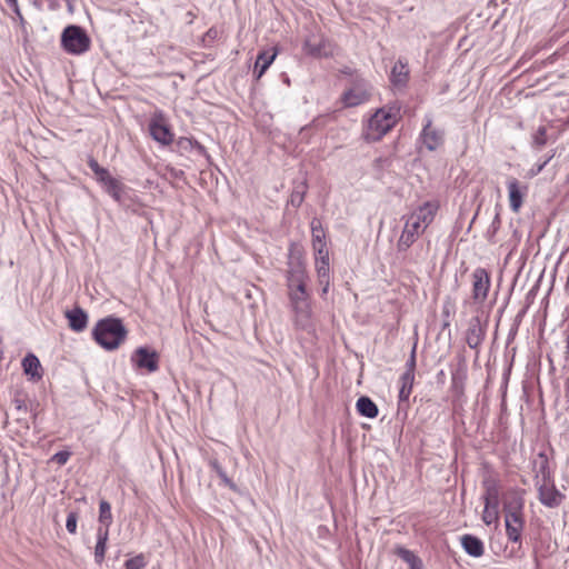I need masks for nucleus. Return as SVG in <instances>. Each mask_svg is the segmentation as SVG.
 <instances>
[{"label": "nucleus", "mask_w": 569, "mask_h": 569, "mask_svg": "<svg viewBox=\"0 0 569 569\" xmlns=\"http://www.w3.org/2000/svg\"><path fill=\"white\" fill-rule=\"evenodd\" d=\"M409 79V69L406 62L398 60L392 67L390 81L396 87H405Z\"/></svg>", "instance_id": "aec40b11"}, {"label": "nucleus", "mask_w": 569, "mask_h": 569, "mask_svg": "<svg viewBox=\"0 0 569 569\" xmlns=\"http://www.w3.org/2000/svg\"><path fill=\"white\" fill-rule=\"evenodd\" d=\"M413 380H415V373H411L410 371H406L401 376L402 386L399 391L400 400H407L409 398L411 390H412Z\"/></svg>", "instance_id": "bb28decb"}, {"label": "nucleus", "mask_w": 569, "mask_h": 569, "mask_svg": "<svg viewBox=\"0 0 569 569\" xmlns=\"http://www.w3.org/2000/svg\"><path fill=\"white\" fill-rule=\"evenodd\" d=\"M370 98V92L365 83H357L343 92L341 100L345 107H357Z\"/></svg>", "instance_id": "9b49d317"}, {"label": "nucleus", "mask_w": 569, "mask_h": 569, "mask_svg": "<svg viewBox=\"0 0 569 569\" xmlns=\"http://www.w3.org/2000/svg\"><path fill=\"white\" fill-rule=\"evenodd\" d=\"M70 458V452L68 451H59L56 455H53L52 460L57 462L58 465L62 466L66 465L67 461Z\"/></svg>", "instance_id": "ea45409f"}, {"label": "nucleus", "mask_w": 569, "mask_h": 569, "mask_svg": "<svg viewBox=\"0 0 569 569\" xmlns=\"http://www.w3.org/2000/svg\"><path fill=\"white\" fill-rule=\"evenodd\" d=\"M128 330L120 318L100 319L92 329L94 341L108 351L118 349L127 339Z\"/></svg>", "instance_id": "7ed1b4c3"}, {"label": "nucleus", "mask_w": 569, "mask_h": 569, "mask_svg": "<svg viewBox=\"0 0 569 569\" xmlns=\"http://www.w3.org/2000/svg\"><path fill=\"white\" fill-rule=\"evenodd\" d=\"M88 166L93 171V173L100 182L104 183L110 178H112L109 171L106 168L100 167V164L94 158H89Z\"/></svg>", "instance_id": "c85d7f7f"}, {"label": "nucleus", "mask_w": 569, "mask_h": 569, "mask_svg": "<svg viewBox=\"0 0 569 569\" xmlns=\"http://www.w3.org/2000/svg\"><path fill=\"white\" fill-rule=\"evenodd\" d=\"M77 522L78 513L76 511L69 512L66 521V528L72 535L77 532Z\"/></svg>", "instance_id": "4c0bfd02"}, {"label": "nucleus", "mask_w": 569, "mask_h": 569, "mask_svg": "<svg viewBox=\"0 0 569 569\" xmlns=\"http://www.w3.org/2000/svg\"><path fill=\"white\" fill-rule=\"evenodd\" d=\"M485 330L478 317L470 320L467 329L466 341L471 349H476L483 340Z\"/></svg>", "instance_id": "ddd939ff"}, {"label": "nucleus", "mask_w": 569, "mask_h": 569, "mask_svg": "<svg viewBox=\"0 0 569 569\" xmlns=\"http://www.w3.org/2000/svg\"><path fill=\"white\" fill-rule=\"evenodd\" d=\"M131 361L140 369L154 372L159 368V357L153 350L147 347H139L132 355Z\"/></svg>", "instance_id": "1a4fd4ad"}, {"label": "nucleus", "mask_w": 569, "mask_h": 569, "mask_svg": "<svg viewBox=\"0 0 569 569\" xmlns=\"http://www.w3.org/2000/svg\"><path fill=\"white\" fill-rule=\"evenodd\" d=\"M500 214L498 212H496L493 219H492V222L490 224V227L488 228L487 230V236L489 239H491L496 233L497 231L499 230L500 228Z\"/></svg>", "instance_id": "58836bf2"}, {"label": "nucleus", "mask_w": 569, "mask_h": 569, "mask_svg": "<svg viewBox=\"0 0 569 569\" xmlns=\"http://www.w3.org/2000/svg\"><path fill=\"white\" fill-rule=\"evenodd\" d=\"M99 527L107 528L109 530L112 523L111 505L107 500H101L99 503Z\"/></svg>", "instance_id": "a878e982"}, {"label": "nucleus", "mask_w": 569, "mask_h": 569, "mask_svg": "<svg viewBox=\"0 0 569 569\" xmlns=\"http://www.w3.org/2000/svg\"><path fill=\"white\" fill-rule=\"evenodd\" d=\"M452 380H453V385L456 386L457 385V375H453Z\"/></svg>", "instance_id": "3c124183"}, {"label": "nucleus", "mask_w": 569, "mask_h": 569, "mask_svg": "<svg viewBox=\"0 0 569 569\" xmlns=\"http://www.w3.org/2000/svg\"><path fill=\"white\" fill-rule=\"evenodd\" d=\"M410 569H422V561H418L415 565L410 566Z\"/></svg>", "instance_id": "de8ad7c7"}, {"label": "nucleus", "mask_w": 569, "mask_h": 569, "mask_svg": "<svg viewBox=\"0 0 569 569\" xmlns=\"http://www.w3.org/2000/svg\"><path fill=\"white\" fill-rule=\"evenodd\" d=\"M546 143H547V129H546V127H539L533 136V144L540 149Z\"/></svg>", "instance_id": "e433bc0d"}, {"label": "nucleus", "mask_w": 569, "mask_h": 569, "mask_svg": "<svg viewBox=\"0 0 569 569\" xmlns=\"http://www.w3.org/2000/svg\"><path fill=\"white\" fill-rule=\"evenodd\" d=\"M146 560L143 555H138L133 558L128 559L124 562L126 569H142L146 567Z\"/></svg>", "instance_id": "f704fd0d"}, {"label": "nucleus", "mask_w": 569, "mask_h": 569, "mask_svg": "<svg viewBox=\"0 0 569 569\" xmlns=\"http://www.w3.org/2000/svg\"><path fill=\"white\" fill-rule=\"evenodd\" d=\"M17 423L19 425V430L18 431H27L29 430V423L26 419L23 418H18L17 419Z\"/></svg>", "instance_id": "79ce46f5"}, {"label": "nucleus", "mask_w": 569, "mask_h": 569, "mask_svg": "<svg viewBox=\"0 0 569 569\" xmlns=\"http://www.w3.org/2000/svg\"><path fill=\"white\" fill-rule=\"evenodd\" d=\"M10 7L13 9L14 13L19 17L20 21L23 22V17L20 12V9L18 6V0H16V6H10Z\"/></svg>", "instance_id": "c03bdc74"}, {"label": "nucleus", "mask_w": 569, "mask_h": 569, "mask_svg": "<svg viewBox=\"0 0 569 569\" xmlns=\"http://www.w3.org/2000/svg\"><path fill=\"white\" fill-rule=\"evenodd\" d=\"M177 143H178L179 148L184 149V150L197 148L200 152H204V148L198 141H193L190 138L182 137L178 140Z\"/></svg>", "instance_id": "c9c22d12"}, {"label": "nucleus", "mask_w": 569, "mask_h": 569, "mask_svg": "<svg viewBox=\"0 0 569 569\" xmlns=\"http://www.w3.org/2000/svg\"><path fill=\"white\" fill-rule=\"evenodd\" d=\"M311 237L315 252L321 253V251H328L326 244V232L318 218H313L311 220Z\"/></svg>", "instance_id": "2eb2a0df"}, {"label": "nucleus", "mask_w": 569, "mask_h": 569, "mask_svg": "<svg viewBox=\"0 0 569 569\" xmlns=\"http://www.w3.org/2000/svg\"><path fill=\"white\" fill-rule=\"evenodd\" d=\"M14 402H16V408L18 411H21V410H23L24 412L27 411V406L23 401L16 400Z\"/></svg>", "instance_id": "a18cd8bd"}, {"label": "nucleus", "mask_w": 569, "mask_h": 569, "mask_svg": "<svg viewBox=\"0 0 569 569\" xmlns=\"http://www.w3.org/2000/svg\"><path fill=\"white\" fill-rule=\"evenodd\" d=\"M109 531L107 528L99 527L97 529V545L94 548V560L101 565L104 560Z\"/></svg>", "instance_id": "412c9836"}, {"label": "nucleus", "mask_w": 569, "mask_h": 569, "mask_svg": "<svg viewBox=\"0 0 569 569\" xmlns=\"http://www.w3.org/2000/svg\"><path fill=\"white\" fill-rule=\"evenodd\" d=\"M210 467L217 472V475L226 486H228L231 490L237 491L236 483L227 476L226 471L222 469L218 460H211Z\"/></svg>", "instance_id": "c756f323"}, {"label": "nucleus", "mask_w": 569, "mask_h": 569, "mask_svg": "<svg viewBox=\"0 0 569 569\" xmlns=\"http://www.w3.org/2000/svg\"><path fill=\"white\" fill-rule=\"evenodd\" d=\"M523 499L518 493L509 496L503 503V513L512 516H522Z\"/></svg>", "instance_id": "5701e85b"}, {"label": "nucleus", "mask_w": 569, "mask_h": 569, "mask_svg": "<svg viewBox=\"0 0 569 569\" xmlns=\"http://www.w3.org/2000/svg\"><path fill=\"white\" fill-rule=\"evenodd\" d=\"M505 523L508 539L512 542H518L525 525L522 516L506 515Z\"/></svg>", "instance_id": "4468645a"}, {"label": "nucleus", "mask_w": 569, "mask_h": 569, "mask_svg": "<svg viewBox=\"0 0 569 569\" xmlns=\"http://www.w3.org/2000/svg\"><path fill=\"white\" fill-rule=\"evenodd\" d=\"M437 207L426 202L406 218L402 233L398 240V251H406L417 240L420 233L432 222Z\"/></svg>", "instance_id": "f03ea898"}, {"label": "nucleus", "mask_w": 569, "mask_h": 569, "mask_svg": "<svg viewBox=\"0 0 569 569\" xmlns=\"http://www.w3.org/2000/svg\"><path fill=\"white\" fill-rule=\"evenodd\" d=\"M66 317L69 321V327L73 331L81 332L87 328L88 315L82 308L76 307L72 310H68Z\"/></svg>", "instance_id": "dca6fc26"}, {"label": "nucleus", "mask_w": 569, "mask_h": 569, "mask_svg": "<svg viewBox=\"0 0 569 569\" xmlns=\"http://www.w3.org/2000/svg\"><path fill=\"white\" fill-rule=\"evenodd\" d=\"M461 545L465 551L475 558H479L485 552L483 542L476 536L465 535L461 537Z\"/></svg>", "instance_id": "a211bd4d"}, {"label": "nucleus", "mask_w": 569, "mask_h": 569, "mask_svg": "<svg viewBox=\"0 0 569 569\" xmlns=\"http://www.w3.org/2000/svg\"><path fill=\"white\" fill-rule=\"evenodd\" d=\"M22 368L26 375L34 380L41 379L42 375L39 371L41 365L39 359L33 353H28L22 360Z\"/></svg>", "instance_id": "4be33fe9"}, {"label": "nucleus", "mask_w": 569, "mask_h": 569, "mask_svg": "<svg viewBox=\"0 0 569 569\" xmlns=\"http://www.w3.org/2000/svg\"><path fill=\"white\" fill-rule=\"evenodd\" d=\"M553 157V153L542 163L538 167V172H540L543 167L550 161V159Z\"/></svg>", "instance_id": "49530a36"}, {"label": "nucleus", "mask_w": 569, "mask_h": 569, "mask_svg": "<svg viewBox=\"0 0 569 569\" xmlns=\"http://www.w3.org/2000/svg\"><path fill=\"white\" fill-rule=\"evenodd\" d=\"M9 6H16V0H7Z\"/></svg>", "instance_id": "8fccbe9b"}, {"label": "nucleus", "mask_w": 569, "mask_h": 569, "mask_svg": "<svg viewBox=\"0 0 569 569\" xmlns=\"http://www.w3.org/2000/svg\"><path fill=\"white\" fill-rule=\"evenodd\" d=\"M485 505L499 506V489L495 482H486Z\"/></svg>", "instance_id": "cd10ccee"}, {"label": "nucleus", "mask_w": 569, "mask_h": 569, "mask_svg": "<svg viewBox=\"0 0 569 569\" xmlns=\"http://www.w3.org/2000/svg\"><path fill=\"white\" fill-rule=\"evenodd\" d=\"M307 273L306 268L300 258L289 262L287 272V283L289 290V299L291 307L296 313V322L306 327L311 317V306L309 295L306 290Z\"/></svg>", "instance_id": "f257e3e1"}, {"label": "nucleus", "mask_w": 569, "mask_h": 569, "mask_svg": "<svg viewBox=\"0 0 569 569\" xmlns=\"http://www.w3.org/2000/svg\"><path fill=\"white\" fill-rule=\"evenodd\" d=\"M319 280V283L320 286H322V290H321V293L322 295H326L329 290V286H330V277L327 278V282L325 281V279H318Z\"/></svg>", "instance_id": "37998d69"}, {"label": "nucleus", "mask_w": 569, "mask_h": 569, "mask_svg": "<svg viewBox=\"0 0 569 569\" xmlns=\"http://www.w3.org/2000/svg\"><path fill=\"white\" fill-rule=\"evenodd\" d=\"M358 412L367 418H376L378 416L377 405L367 396H362L357 400Z\"/></svg>", "instance_id": "b1692460"}, {"label": "nucleus", "mask_w": 569, "mask_h": 569, "mask_svg": "<svg viewBox=\"0 0 569 569\" xmlns=\"http://www.w3.org/2000/svg\"><path fill=\"white\" fill-rule=\"evenodd\" d=\"M277 57L276 49L261 51L256 60L253 73L260 79Z\"/></svg>", "instance_id": "f3484780"}, {"label": "nucleus", "mask_w": 569, "mask_h": 569, "mask_svg": "<svg viewBox=\"0 0 569 569\" xmlns=\"http://www.w3.org/2000/svg\"><path fill=\"white\" fill-rule=\"evenodd\" d=\"M307 186L305 182H301L299 186H297L290 196V202L293 207H299L305 199Z\"/></svg>", "instance_id": "7c9ffc66"}, {"label": "nucleus", "mask_w": 569, "mask_h": 569, "mask_svg": "<svg viewBox=\"0 0 569 569\" xmlns=\"http://www.w3.org/2000/svg\"><path fill=\"white\" fill-rule=\"evenodd\" d=\"M316 253V270L318 279H325L327 282V278L330 277V268H329V251H321V253Z\"/></svg>", "instance_id": "393cba45"}, {"label": "nucleus", "mask_w": 569, "mask_h": 569, "mask_svg": "<svg viewBox=\"0 0 569 569\" xmlns=\"http://www.w3.org/2000/svg\"><path fill=\"white\" fill-rule=\"evenodd\" d=\"M149 132L153 140L162 146H169L173 141V133L166 122L161 111H156L149 122Z\"/></svg>", "instance_id": "423d86ee"}, {"label": "nucleus", "mask_w": 569, "mask_h": 569, "mask_svg": "<svg viewBox=\"0 0 569 569\" xmlns=\"http://www.w3.org/2000/svg\"><path fill=\"white\" fill-rule=\"evenodd\" d=\"M490 288V277L486 269L477 268L472 272V299L476 302H483L487 299Z\"/></svg>", "instance_id": "6e6552de"}, {"label": "nucleus", "mask_w": 569, "mask_h": 569, "mask_svg": "<svg viewBox=\"0 0 569 569\" xmlns=\"http://www.w3.org/2000/svg\"><path fill=\"white\" fill-rule=\"evenodd\" d=\"M508 191L510 208L513 212H518L522 206L523 193L521 191L520 183L516 178H511L508 180Z\"/></svg>", "instance_id": "6ab92c4d"}, {"label": "nucleus", "mask_w": 569, "mask_h": 569, "mask_svg": "<svg viewBox=\"0 0 569 569\" xmlns=\"http://www.w3.org/2000/svg\"><path fill=\"white\" fill-rule=\"evenodd\" d=\"M546 468H547V462L545 465H542V467H541L542 472L545 471Z\"/></svg>", "instance_id": "603ef678"}, {"label": "nucleus", "mask_w": 569, "mask_h": 569, "mask_svg": "<svg viewBox=\"0 0 569 569\" xmlns=\"http://www.w3.org/2000/svg\"><path fill=\"white\" fill-rule=\"evenodd\" d=\"M91 40L79 26H68L61 34L62 48L70 54H81L89 50Z\"/></svg>", "instance_id": "39448f33"}, {"label": "nucleus", "mask_w": 569, "mask_h": 569, "mask_svg": "<svg viewBox=\"0 0 569 569\" xmlns=\"http://www.w3.org/2000/svg\"><path fill=\"white\" fill-rule=\"evenodd\" d=\"M566 341H567V353L569 355V333L567 335Z\"/></svg>", "instance_id": "09e8293b"}, {"label": "nucleus", "mask_w": 569, "mask_h": 569, "mask_svg": "<svg viewBox=\"0 0 569 569\" xmlns=\"http://www.w3.org/2000/svg\"><path fill=\"white\" fill-rule=\"evenodd\" d=\"M498 519V506L485 505L482 512V520L486 525H491Z\"/></svg>", "instance_id": "473e14b6"}, {"label": "nucleus", "mask_w": 569, "mask_h": 569, "mask_svg": "<svg viewBox=\"0 0 569 569\" xmlns=\"http://www.w3.org/2000/svg\"><path fill=\"white\" fill-rule=\"evenodd\" d=\"M445 132L432 126V119L427 118L421 132V140L429 151L437 150L443 143Z\"/></svg>", "instance_id": "9d476101"}, {"label": "nucleus", "mask_w": 569, "mask_h": 569, "mask_svg": "<svg viewBox=\"0 0 569 569\" xmlns=\"http://www.w3.org/2000/svg\"><path fill=\"white\" fill-rule=\"evenodd\" d=\"M303 47L308 54L316 58H328L335 52L332 42L322 34L311 33L306 38Z\"/></svg>", "instance_id": "0eeeda50"}, {"label": "nucleus", "mask_w": 569, "mask_h": 569, "mask_svg": "<svg viewBox=\"0 0 569 569\" xmlns=\"http://www.w3.org/2000/svg\"><path fill=\"white\" fill-rule=\"evenodd\" d=\"M538 491L540 502L549 508L558 507L562 501L563 496L553 485L542 483Z\"/></svg>", "instance_id": "f8f14e48"}, {"label": "nucleus", "mask_w": 569, "mask_h": 569, "mask_svg": "<svg viewBox=\"0 0 569 569\" xmlns=\"http://www.w3.org/2000/svg\"><path fill=\"white\" fill-rule=\"evenodd\" d=\"M399 120V109L383 107L375 112L368 123V139L379 140L390 131Z\"/></svg>", "instance_id": "20e7f679"}, {"label": "nucleus", "mask_w": 569, "mask_h": 569, "mask_svg": "<svg viewBox=\"0 0 569 569\" xmlns=\"http://www.w3.org/2000/svg\"><path fill=\"white\" fill-rule=\"evenodd\" d=\"M104 184L107 187L108 193L111 194L117 201H119L121 198L120 183L114 178H110L104 182Z\"/></svg>", "instance_id": "72a5a7b5"}, {"label": "nucleus", "mask_w": 569, "mask_h": 569, "mask_svg": "<svg viewBox=\"0 0 569 569\" xmlns=\"http://www.w3.org/2000/svg\"><path fill=\"white\" fill-rule=\"evenodd\" d=\"M415 368H416V345L412 348L410 359L407 361V370L406 371H410L411 373H415Z\"/></svg>", "instance_id": "a19ab883"}, {"label": "nucleus", "mask_w": 569, "mask_h": 569, "mask_svg": "<svg viewBox=\"0 0 569 569\" xmlns=\"http://www.w3.org/2000/svg\"><path fill=\"white\" fill-rule=\"evenodd\" d=\"M395 553L403 561H406L409 565V567L421 560L412 551L403 547H397Z\"/></svg>", "instance_id": "2f4dec72"}]
</instances>
